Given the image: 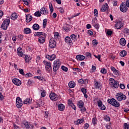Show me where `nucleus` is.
I'll list each match as a JSON object with an SVG mask.
<instances>
[{"label":"nucleus","instance_id":"nucleus-8","mask_svg":"<svg viewBox=\"0 0 129 129\" xmlns=\"http://www.w3.org/2000/svg\"><path fill=\"white\" fill-rule=\"evenodd\" d=\"M116 29L119 30L121 27H123V22H122V18L120 19V21H118L115 24Z\"/></svg>","mask_w":129,"mask_h":129},{"label":"nucleus","instance_id":"nucleus-25","mask_svg":"<svg viewBox=\"0 0 129 129\" xmlns=\"http://www.w3.org/2000/svg\"><path fill=\"white\" fill-rule=\"evenodd\" d=\"M119 43H120V44L121 45V46H125L126 41L124 38H121L120 39Z\"/></svg>","mask_w":129,"mask_h":129},{"label":"nucleus","instance_id":"nucleus-44","mask_svg":"<svg viewBox=\"0 0 129 129\" xmlns=\"http://www.w3.org/2000/svg\"><path fill=\"white\" fill-rule=\"evenodd\" d=\"M112 33H113L112 31L108 30V31H107L106 34L108 36H111V35H112Z\"/></svg>","mask_w":129,"mask_h":129},{"label":"nucleus","instance_id":"nucleus-40","mask_svg":"<svg viewBox=\"0 0 129 129\" xmlns=\"http://www.w3.org/2000/svg\"><path fill=\"white\" fill-rule=\"evenodd\" d=\"M94 16H95V17H98V11L97 9H94Z\"/></svg>","mask_w":129,"mask_h":129},{"label":"nucleus","instance_id":"nucleus-51","mask_svg":"<svg viewBox=\"0 0 129 129\" xmlns=\"http://www.w3.org/2000/svg\"><path fill=\"white\" fill-rule=\"evenodd\" d=\"M34 78H36L37 79H38L39 80H40L41 81H42V80H43V77H41L40 76H36L34 77Z\"/></svg>","mask_w":129,"mask_h":129},{"label":"nucleus","instance_id":"nucleus-56","mask_svg":"<svg viewBox=\"0 0 129 129\" xmlns=\"http://www.w3.org/2000/svg\"><path fill=\"white\" fill-rule=\"evenodd\" d=\"M18 38L20 41H22L24 38V36L22 35H18Z\"/></svg>","mask_w":129,"mask_h":129},{"label":"nucleus","instance_id":"nucleus-19","mask_svg":"<svg viewBox=\"0 0 129 129\" xmlns=\"http://www.w3.org/2000/svg\"><path fill=\"white\" fill-rule=\"evenodd\" d=\"M26 20L27 23H30V22L32 20H33V17L30 15H26Z\"/></svg>","mask_w":129,"mask_h":129},{"label":"nucleus","instance_id":"nucleus-57","mask_svg":"<svg viewBox=\"0 0 129 129\" xmlns=\"http://www.w3.org/2000/svg\"><path fill=\"white\" fill-rule=\"evenodd\" d=\"M93 26L97 30H98V29H99V24H98V23H97Z\"/></svg>","mask_w":129,"mask_h":129},{"label":"nucleus","instance_id":"nucleus-36","mask_svg":"<svg viewBox=\"0 0 129 129\" xmlns=\"http://www.w3.org/2000/svg\"><path fill=\"white\" fill-rule=\"evenodd\" d=\"M107 72V71L106 70V69L104 68L101 69V73H102V74H106Z\"/></svg>","mask_w":129,"mask_h":129},{"label":"nucleus","instance_id":"nucleus-28","mask_svg":"<svg viewBox=\"0 0 129 129\" xmlns=\"http://www.w3.org/2000/svg\"><path fill=\"white\" fill-rule=\"evenodd\" d=\"M75 83L73 81H71L69 83V87L70 88H74L75 87Z\"/></svg>","mask_w":129,"mask_h":129},{"label":"nucleus","instance_id":"nucleus-48","mask_svg":"<svg viewBox=\"0 0 129 129\" xmlns=\"http://www.w3.org/2000/svg\"><path fill=\"white\" fill-rule=\"evenodd\" d=\"M104 120H106V121H109L110 120V117L108 116H106V117H104Z\"/></svg>","mask_w":129,"mask_h":129},{"label":"nucleus","instance_id":"nucleus-64","mask_svg":"<svg viewBox=\"0 0 129 129\" xmlns=\"http://www.w3.org/2000/svg\"><path fill=\"white\" fill-rule=\"evenodd\" d=\"M125 5H126V7L129 8V0L126 1Z\"/></svg>","mask_w":129,"mask_h":129},{"label":"nucleus","instance_id":"nucleus-41","mask_svg":"<svg viewBox=\"0 0 129 129\" xmlns=\"http://www.w3.org/2000/svg\"><path fill=\"white\" fill-rule=\"evenodd\" d=\"M49 6L50 13H53V11L54 10V9H53V5H52V4L50 3L49 5Z\"/></svg>","mask_w":129,"mask_h":129},{"label":"nucleus","instance_id":"nucleus-4","mask_svg":"<svg viewBox=\"0 0 129 129\" xmlns=\"http://www.w3.org/2000/svg\"><path fill=\"white\" fill-rule=\"evenodd\" d=\"M116 98L118 101H121V100L126 99V96L122 93H118L116 95Z\"/></svg>","mask_w":129,"mask_h":129},{"label":"nucleus","instance_id":"nucleus-46","mask_svg":"<svg viewBox=\"0 0 129 129\" xmlns=\"http://www.w3.org/2000/svg\"><path fill=\"white\" fill-rule=\"evenodd\" d=\"M119 87L121 89H124V88H125V86L123 84H120Z\"/></svg>","mask_w":129,"mask_h":129},{"label":"nucleus","instance_id":"nucleus-61","mask_svg":"<svg viewBox=\"0 0 129 129\" xmlns=\"http://www.w3.org/2000/svg\"><path fill=\"white\" fill-rule=\"evenodd\" d=\"M88 34H89V35H93V32L91 31L90 30H88Z\"/></svg>","mask_w":129,"mask_h":129},{"label":"nucleus","instance_id":"nucleus-30","mask_svg":"<svg viewBox=\"0 0 129 129\" xmlns=\"http://www.w3.org/2000/svg\"><path fill=\"white\" fill-rule=\"evenodd\" d=\"M11 18L12 20H16V19L18 18V15L17 14V13H13L11 15Z\"/></svg>","mask_w":129,"mask_h":129},{"label":"nucleus","instance_id":"nucleus-50","mask_svg":"<svg viewBox=\"0 0 129 129\" xmlns=\"http://www.w3.org/2000/svg\"><path fill=\"white\" fill-rule=\"evenodd\" d=\"M124 129H129V124L127 123H124Z\"/></svg>","mask_w":129,"mask_h":129},{"label":"nucleus","instance_id":"nucleus-53","mask_svg":"<svg viewBox=\"0 0 129 129\" xmlns=\"http://www.w3.org/2000/svg\"><path fill=\"white\" fill-rule=\"evenodd\" d=\"M68 101H69V105H70V106L73 105V104H74V103H73V102H72V100L69 99Z\"/></svg>","mask_w":129,"mask_h":129},{"label":"nucleus","instance_id":"nucleus-11","mask_svg":"<svg viewBox=\"0 0 129 129\" xmlns=\"http://www.w3.org/2000/svg\"><path fill=\"white\" fill-rule=\"evenodd\" d=\"M55 47H56V41L53 39H50L49 40V47L51 49H53V48H55Z\"/></svg>","mask_w":129,"mask_h":129},{"label":"nucleus","instance_id":"nucleus-29","mask_svg":"<svg viewBox=\"0 0 129 129\" xmlns=\"http://www.w3.org/2000/svg\"><path fill=\"white\" fill-rule=\"evenodd\" d=\"M31 29L29 28H26L24 29V33L25 34H31Z\"/></svg>","mask_w":129,"mask_h":129},{"label":"nucleus","instance_id":"nucleus-5","mask_svg":"<svg viewBox=\"0 0 129 129\" xmlns=\"http://www.w3.org/2000/svg\"><path fill=\"white\" fill-rule=\"evenodd\" d=\"M109 81H110V83L111 84V85H112L113 88H118L119 85L118 84V82L117 81L114 80V79L110 78L109 79Z\"/></svg>","mask_w":129,"mask_h":129},{"label":"nucleus","instance_id":"nucleus-34","mask_svg":"<svg viewBox=\"0 0 129 129\" xmlns=\"http://www.w3.org/2000/svg\"><path fill=\"white\" fill-rule=\"evenodd\" d=\"M84 121V119H79L77 121V122H76V124H79L80 123H82V122H83Z\"/></svg>","mask_w":129,"mask_h":129},{"label":"nucleus","instance_id":"nucleus-24","mask_svg":"<svg viewBox=\"0 0 129 129\" xmlns=\"http://www.w3.org/2000/svg\"><path fill=\"white\" fill-rule=\"evenodd\" d=\"M64 41L68 44H71V43H72V40H71V38L69 36H67L65 38Z\"/></svg>","mask_w":129,"mask_h":129},{"label":"nucleus","instance_id":"nucleus-52","mask_svg":"<svg viewBox=\"0 0 129 129\" xmlns=\"http://www.w3.org/2000/svg\"><path fill=\"white\" fill-rule=\"evenodd\" d=\"M94 57H95V58H96L97 59H98L99 60V61H101V60L100 59L101 58V55H94Z\"/></svg>","mask_w":129,"mask_h":129},{"label":"nucleus","instance_id":"nucleus-16","mask_svg":"<svg viewBox=\"0 0 129 129\" xmlns=\"http://www.w3.org/2000/svg\"><path fill=\"white\" fill-rule=\"evenodd\" d=\"M40 13L42 14V15H47L48 14V13H49V11H48V9H47V8H42L40 9Z\"/></svg>","mask_w":129,"mask_h":129},{"label":"nucleus","instance_id":"nucleus-13","mask_svg":"<svg viewBox=\"0 0 129 129\" xmlns=\"http://www.w3.org/2000/svg\"><path fill=\"white\" fill-rule=\"evenodd\" d=\"M46 59H49L50 61H53V60H55L56 59V55L55 54L47 55H46Z\"/></svg>","mask_w":129,"mask_h":129},{"label":"nucleus","instance_id":"nucleus-54","mask_svg":"<svg viewBox=\"0 0 129 129\" xmlns=\"http://www.w3.org/2000/svg\"><path fill=\"white\" fill-rule=\"evenodd\" d=\"M92 122L93 124H96V118H93Z\"/></svg>","mask_w":129,"mask_h":129},{"label":"nucleus","instance_id":"nucleus-1","mask_svg":"<svg viewBox=\"0 0 129 129\" xmlns=\"http://www.w3.org/2000/svg\"><path fill=\"white\" fill-rule=\"evenodd\" d=\"M52 66L53 72H57L59 70V67L61 66V62L59 61V59H56L53 62Z\"/></svg>","mask_w":129,"mask_h":129},{"label":"nucleus","instance_id":"nucleus-45","mask_svg":"<svg viewBox=\"0 0 129 129\" xmlns=\"http://www.w3.org/2000/svg\"><path fill=\"white\" fill-rule=\"evenodd\" d=\"M98 44V42H97V41L96 40V39H94L93 40V45H94V46H97Z\"/></svg>","mask_w":129,"mask_h":129},{"label":"nucleus","instance_id":"nucleus-59","mask_svg":"<svg viewBox=\"0 0 129 129\" xmlns=\"http://www.w3.org/2000/svg\"><path fill=\"white\" fill-rule=\"evenodd\" d=\"M84 127L85 129L88 128V127H89V124L87 123H85L84 125Z\"/></svg>","mask_w":129,"mask_h":129},{"label":"nucleus","instance_id":"nucleus-18","mask_svg":"<svg viewBox=\"0 0 129 129\" xmlns=\"http://www.w3.org/2000/svg\"><path fill=\"white\" fill-rule=\"evenodd\" d=\"M78 106L79 107V108H83L84 106V103L83 102V101L80 100L78 102Z\"/></svg>","mask_w":129,"mask_h":129},{"label":"nucleus","instance_id":"nucleus-21","mask_svg":"<svg viewBox=\"0 0 129 129\" xmlns=\"http://www.w3.org/2000/svg\"><path fill=\"white\" fill-rule=\"evenodd\" d=\"M76 58L77 60H79V61H82L85 59V56L81 55H77L76 56Z\"/></svg>","mask_w":129,"mask_h":129},{"label":"nucleus","instance_id":"nucleus-15","mask_svg":"<svg viewBox=\"0 0 129 129\" xmlns=\"http://www.w3.org/2000/svg\"><path fill=\"white\" fill-rule=\"evenodd\" d=\"M47 37V34H44V36L43 37H40L38 39V42L40 44H42V43H44L45 42V38Z\"/></svg>","mask_w":129,"mask_h":129},{"label":"nucleus","instance_id":"nucleus-23","mask_svg":"<svg viewBox=\"0 0 129 129\" xmlns=\"http://www.w3.org/2000/svg\"><path fill=\"white\" fill-rule=\"evenodd\" d=\"M31 60H32V57H31V56L27 55H25V61L26 63H29Z\"/></svg>","mask_w":129,"mask_h":129},{"label":"nucleus","instance_id":"nucleus-26","mask_svg":"<svg viewBox=\"0 0 129 129\" xmlns=\"http://www.w3.org/2000/svg\"><path fill=\"white\" fill-rule=\"evenodd\" d=\"M32 28L34 30V31H38L39 29H40V25L38 24H34Z\"/></svg>","mask_w":129,"mask_h":129},{"label":"nucleus","instance_id":"nucleus-31","mask_svg":"<svg viewBox=\"0 0 129 129\" xmlns=\"http://www.w3.org/2000/svg\"><path fill=\"white\" fill-rule=\"evenodd\" d=\"M126 51L125 50H122L120 52V55L121 56V57H125V56H126Z\"/></svg>","mask_w":129,"mask_h":129},{"label":"nucleus","instance_id":"nucleus-6","mask_svg":"<svg viewBox=\"0 0 129 129\" xmlns=\"http://www.w3.org/2000/svg\"><path fill=\"white\" fill-rule=\"evenodd\" d=\"M43 63L45 64V69L48 72H50L52 70V63L51 62L47 61L46 60L43 61Z\"/></svg>","mask_w":129,"mask_h":129},{"label":"nucleus","instance_id":"nucleus-63","mask_svg":"<svg viewBox=\"0 0 129 129\" xmlns=\"http://www.w3.org/2000/svg\"><path fill=\"white\" fill-rule=\"evenodd\" d=\"M129 32V29L128 28H125L124 30V33H126V34H128Z\"/></svg>","mask_w":129,"mask_h":129},{"label":"nucleus","instance_id":"nucleus-37","mask_svg":"<svg viewBox=\"0 0 129 129\" xmlns=\"http://www.w3.org/2000/svg\"><path fill=\"white\" fill-rule=\"evenodd\" d=\"M34 16L35 17H41V12L40 11H37L34 13Z\"/></svg>","mask_w":129,"mask_h":129},{"label":"nucleus","instance_id":"nucleus-43","mask_svg":"<svg viewBox=\"0 0 129 129\" xmlns=\"http://www.w3.org/2000/svg\"><path fill=\"white\" fill-rule=\"evenodd\" d=\"M24 124L26 128H30V126L29 125V122H26L25 123H24Z\"/></svg>","mask_w":129,"mask_h":129},{"label":"nucleus","instance_id":"nucleus-49","mask_svg":"<svg viewBox=\"0 0 129 129\" xmlns=\"http://www.w3.org/2000/svg\"><path fill=\"white\" fill-rule=\"evenodd\" d=\"M19 73H20V74H21L22 75H25V72H24V70L23 69H19Z\"/></svg>","mask_w":129,"mask_h":129},{"label":"nucleus","instance_id":"nucleus-2","mask_svg":"<svg viewBox=\"0 0 129 129\" xmlns=\"http://www.w3.org/2000/svg\"><path fill=\"white\" fill-rule=\"evenodd\" d=\"M107 102L115 107H119V103L114 98L108 99Z\"/></svg>","mask_w":129,"mask_h":129},{"label":"nucleus","instance_id":"nucleus-32","mask_svg":"<svg viewBox=\"0 0 129 129\" xmlns=\"http://www.w3.org/2000/svg\"><path fill=\"white\" fill-rule=\"evenodd\" d=\"M31 102H32V101H31L30 99L27 98V99L24 101L23 103L24 104H31Z\"/></svg>","mask_w":129,"mask_h":129},{"label":"nucleus","instance_id":"nucleus-14","mask_svg":"<svg viewBox=\"0 0 129 129\" xmlns=\"http://www.w3.org/2000/svg\"><path fill=\"white\" fill-rule=\"evenodd\" d=\"M12 82L14 84H15V85H17V86H20V85L22 84L21 82L18 79H13Z\"/></svg>","mask_w":129,"mask_h":129},{"label":"nucleus","instance_id":"nucleus-33","mask_svg":"<svg viewBox=\"0 0 129 129\" xmlns=\"http://www.w3.org/2000/svg\"><path fill=\"white\" fill-rule=\"evenodd\" d=\"M71 38L72 40V41H74V42H75L77 39H76L77 36L75 34H72L71 35Z\"/></svg>","mask_w":129,"mask_h":129},{"label":"nucleus","instance_id":"nucleus-55","mask_svg":"<svg viewBox=\"0 0 129 129\" xmlns=\"http://www.w3.org/2000/svg\"><path fill=\"white\" fill-rule=\"evenodd\" d=\"M32 74L28 73L26 74L25 77L28 78V77H32Z\"/></svg>","mask_w":129,"mask_h":129},{"label":"nucleus","instance_id":"nucleus-20","mask_svg":"<svg viewBox=\"0 0 129 129\" xmlns=\"http://www.w3.org/2000/svg\"><path fill=\"white\" fill-rule=\"evenodd\" d=\"M44 35H47L44 32H37L36 33L34 34L35 37H44Z\"/></svg>","mask_w":129,"mask_h":129},{"label":"nucleus","instance_id":"nucleus-12","mask_svg":"<svg viewBox=\"0 0 129 129\" xmlns=\"http://www.w3.org/2000/svg\"><path fill=\"white\" fill-rule=\"evenodd\" d=\"M111 70L113 72L114 75H116L117 76H119V71L115 69V68L114 67H111Z\"/></svg>","mask_w":129,"mask_h":129},{"label":"nucleus","instance_id":"nucleus-27","mask_svg":"<svg viewBox=\"0 0 129 129\" xmlns=\"http://www.w3.org/2000/svg\"><path fill=\"white\" fill-rule=\"evenodd\" d=\"M58 108L60 111H63L64 108H65V106L63 104H59L58 106Z\"/></svg>","mask_w":129,"mask_h":129},{"label":"nucleus","instance_id":"nucleus-38","mask_svg":"<svg viewBox=\"0 0 129 129\" xmlns=\"http://www.w3.org/2000/svg\"><path fill=\"white\" fill-rule=\"evenodd\" d=\"M61 69L63 71H64V72H67V71H68V68L64 66H61Z\"/></svg>","mask_w":129,"mask_h":129},{"label":"nucleus","instance_id":"nucleus-22","mask_svg":"<svg viewBox=\"0 0 129 129\" xmlns=\"http://www.w3.org/2000/svg\"><path fill=\"white\" fill-rule=\"evenodd\" d=\"M94 85H95L96 88H98V89H100V88H101V85L100 84V83H98L97 81H94Z\"/></svg>","mask_w":129,"mask_h":129},{"label":"nucleus","instance_id":"nucleus-47","mask_svg":"<svg viewBox=\"0 0 129 129\" xmlns=\"http://www.w3.org/2000/svg\"><path fill=\"white\" fill-rule=\"evenodd\" d=\"M81 91L83 93V94H84L85 93H87V91L86 90V89H85V88H82Z\"/></svg>","mask_w":129,"mask_h":129},{"label":"nucleus","instance_id":"nucleus-39","mask_svg":"<svg viewBox=\"0 0 129 129\" xmlns=\"http://www.w3.org/2000/svg\"><path fill=\"white\" fill-rule=\"evenodd\" d=\"M97 103H98V106H99V107H101V106L103 105L102 104V101H101V100H100L97 101Z\"/></svg>","mask_w":129,"mask_h":129},{"label":"nucleus","instance_id":"nucleus-17","mask_svg":"<svg viewBox=\"0 0 129 129\" xmlns=\"http://www.w3.org/2000/svg\"><path fill=\"white\" fill-rule=\"evenodd\" d=\"M101 12H106L107 10H108V5L107 4H105L104 6H103L102 8L101 9Z\"/></svg>","mask_w":129,"mask_h":129},{"label":"nucleus","instance_id":"nucleus-3","mask_svg":"<svg viewBox=\"0 0 129 129\" xmlns=\"http://www.w3.org/2000/svg\"><path fill=\"white\" fill-rule=\"evenodd\" d=\"M11 21L10 19H6L1 25V28L3 30H7L8 29V27L10 25V23Z\"/></svg>","mask_w":129,"mask_h":129},{"label":"nucleus","instance_id":"nucleus-42","mask_svg":"<svg viewBox=\"0 0 129 129\" xmlns=\"http://www.w3.org/2000/svg\"><path fill=\"white\" fill-rule=\"evenodd\" d=\"M41 97H45V96H46V91L43 90L41 94Z\"/></svg>","mask_w":129,"mask_h":129},{"label":"nucleus","instance_id":"nucleus-60","mask_svg":"<svg viewBox=\"0 0 129 129\" xmlns=\"http://www.w3.org/2000/svg\"><path fill=\"white\" fill-rule=\"evenodd\" d=\"M79 83H81V84H83L84 83V81L83 79H80L78 81Z\"/></svg>","mask_w":129,"mask_h":129},{"label":"nucleus","instance_id":"nucleus-58","mask_svg":"<svg viewBox=\"0 0 129 129\" xmlns=\"http://www.w3.org/2000/svg\"><path fill=\"white\" fill-rule=\"evenodd\" d=\"M106 108V107H105V106L104 105H103L101 107L100 109H101V110H105Z\"/></svg>","mask_w":129,"mask_h":129},{"label":"nucleus","instance_id":"nucleus-10","mask_svg":"<svg viewBox=\"0 0 129 129\" xmlns=\"http://www.w3.org/2000/svg\"><path fill=\"white\" fill-rule=\"evenodd\" d=\"M49 97L51 100H54V101L58 100V95L54 93H51L49 95Z\"/></svg>","mask_w":129,"mask_h":129},{"label":"nucleus","instance_id":"nucleus-35","mask_svg":"<svg viewBox=\"0 0 129 129\" xmlns=\"http://www.w3.org/2000/svg\"><path fill=\"white\" fill-rule=\"evenodd\" d=\"M43 26L44 29H45V28H46V27H47V19H45L43 20Z\"/></svg>","mask_w":129,"mask_h":129},{"label":"nucleus","instance_id":"nucleus-7","mask_svg":"<svg viewBox=\"0 0 129 129\" xmlns=\"http://www.w3.org/2000/svg\"><path fill=\"white\" fill-rule=\"evenodd\" d=\"M16 106L18 108H21L22 106H23V101H22V99L20 97H18L16 98Z\"/></svg>","mask_w":129,"mask_h":129},{"label":"nucleus","instance_id":"nucleus-62","mask_svg":"<svg viewBox=\"0 0 129 129\" xmlns=\"http://www.w3.org/2000/svg\"><path fill=\"white\" fill-rule=\"evenodd\" d=\"M59 10L60 13H61V14L64 13V9H63V8H60L59 9Z\"/></svg>","mask_w":129,"mask_h":129},{"label":"nucleus","instance_id":"nucleus-9","mask_svg":"<svg viewBox=\"0 0 129 129\" xmlns=\"http://www.w3.org/2000/svg\"><path fill=\"white\" fill-rule=\"evenodd\" d=\"M120 11L122 13H126V11H127V7L125 6L124 3H122L120 5Z\"/></svg>","mask_w":129,"mask_h":129}]
</instances>
